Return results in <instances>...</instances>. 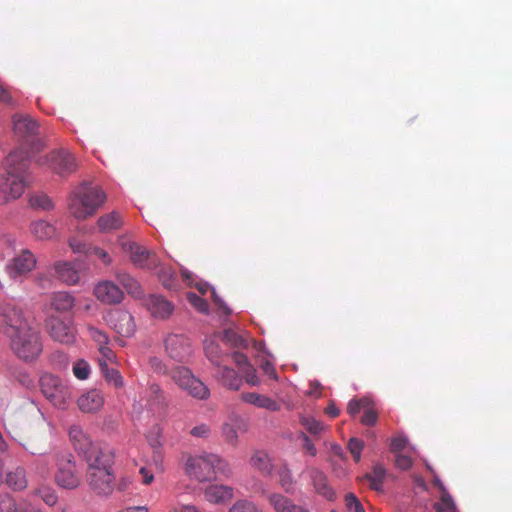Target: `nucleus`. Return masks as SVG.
Returning a JSON list of instances; mask_svg holds the SVG:
<instances>
[{"instance_id": "obj_1", "label": "nucleus", "mask_w": 512, "mask_h": 512, "mask_svg": "<svg viewBox=\"0 0 512 512\" xmlns=\"http://www.w3.org/2000/svg\"><path fill=\"white\" fill-rule=\"evenodd\" d=\"M3 165L4 172L0 173V205L19 199L34 181L28 152H10Z\"/></svg>"}, {"instance_id": "obj_2", "label": "nucleus", "mask_w": 512, "mask_h": 512, "mask_svg": "<svg viewBox=\"0 0 512 512\" xmlns=\"http://www.w3.org/2000/svg\"><path fill=\"white\" fill-rule=\"evenodd\" d=\"M185 473L199 482L210 481L220 473L226 477L232 475L230 464L222 457L213 453L189 455L185 461Z\"/></svg>"}, {"instance_id": "obj_3", "label": "nucleus", "mask_w": 512, "mask_h": 512, "mask_svg": "<svg viewBox=\"0 0 512 512\" xmlns=\"http://www.w3.org/2000/svg\"><path fill=\"white\" fill-rule=\"evenodd\" d=\"M106 195L97 185L84 183L73 193L69 203L71 214L77 219H86L105 202Z\"/></svg>"}, {"instance_id": "obj_4", "label": "nucleus", "mask_w": 512, "mask_h": 512, "mask_svg": "<svg viewBox=\"0 0 512 512\" xmlns=\"http://www.w3.org/2000/svg\"><path fill=\"white\" fill-rule=\"evenodd\" d=\"M9 339L12 352L24 362L35 361L43 351L40 333L34 327L16 333Z\"/></svg>"}, {"instance_id": "obj_5", "label": "nucleus", "mask_w": 512, "mask_h": 512, "mask_svg": "<svg viewBox=\"0 0 512 512\" xmlns=\"http://www.w3.org/2000/svg\"><path fill=\"white\" fill-rule=\"evenodd\" d=\"M12 129L17 141L29 148L32 153L40 151L44 146L40 138V126L30 115H13Z\"/></svg>"}, {"instance_id": "obj_6", "label": "nucleus", "mask_w": 512, "mask_h": 512, "mask_svg": "<svg viewBox=\"0 0 512 512\" xmlns=\"http://www.w3.org/2000/svg\"><path fill=\"white\" fill-rule=\"evenodd\" d=\"M41 392L59 409H66L71 401V388L58 376L45 373L40 378Z\"/></svg>"}, {"instance_id": "obj_7", "label": "nucleus", "mask_w": 512, "mask_h": 512, "mask_svg": "<svg viewBox=\"0 0 512 512\" xmlns=\"http://www.w3.org/2000/svg\"><path fill=\"white\" fill-rule=\"evenodd\" d=\"M56 483L64 489H75L81 483V472L77 468L74 457L70 453H59L56 456Z\"/></svg>"}, {"instance_id": "obj_8", "label": "nucleus", "mask_w": 512, "mask_h": 512, "mask_svg": "<svg viewBox=\"0 0 512 512\" xmlns=\"http://www.w3.org/2000/svg\"><path fill=\"white\" fill-rule=\"evenodd\" d=\"M32 327L21 308L6 303L0 306V330L7 337Z\"/></svg>"}, {"instance_id": "obj_9", "label": "nucleus", "mask_w": 512, "mask_h": 512, "mask_svg": "<svg viewBox=\"0 0 512 512\" xmlns=\"http://www.w3.org/2000/svg\"><path fill=\"white\" fill-rule=\"evenodd\" d=\"M119 243L123 252L129 256L130 261L135 266L150 270L159 266L157 255L146 247L125 237H121Z\"/></svg>"}, {"instance_id": "obj_10", "label": "nucleus", "mask_w": 512, "mask_h": 512, "mask_svg": "<svg viewBox=\"0 0 512 512\" xmlns=\"http://www.w3.org/2000/svg\"><path fill=\"white\" fill-rule=\"evenodd\" d=\"M37 163L41 166H47L60 176H67L77 169L75 157L70 151L64 148L54 150L45 157H40Z\"/></svg>"}, {"instance_id": "obj_11", "label": "nucleus", "mask_w": 512, "mask_h": 512, "mask_svg": "<svg viewBox=\"0 0 512 512\" xmlns=\"http://www.w3.org/2000/svg\"><path fill=\"white\" fill-rule=\"evenodd\" d=\"M172 380L189 395L197 399H206L209 397V389L198 378L192 375L189 369L185 367H176L171 371Z\"/></svg>"}, {"instance_id": "obj_12", "label": "nucleus", "mask_w": 512, "mask_h": 512, "mask_svg": "<svg viewBox=\"0 0 512 512\" xmlns=\"http://www.w3.org/2000/svg\"><path fill=\"white\" fill-rule=\"evenodd\" d=\"M37 260L35 255L28 249H22L9 260L5 270L13 280L25 278L35 267Z\"/></svg>"}, {"instance_id": "obj_13", "label": "nucleus", "mask_w": 512, "mask_h": 512, "mask_svg": "<svg viewBox=\"0 0 512 512\" xmlns=\"http://www.w3.org/2000/svg\"><path fill=\"white\" fill-rule=\"evenodd\" d=\"M164 345L167 355L178 362L187 361L193 352L189 338L183 334L168 335Z\"/></svg>"}, {"instance_id": "obj_14", "label": "nucleus", "mask_w": 512, "mask_h": 512, "mask_svg": "<svg viewBox=\"0 0 512 512\" xmlns=\"http://www.w3.org/2000/svg\"><path fill=\"white\" fill-rule=\"evenodd\" d=\"M85 461L87 462V472L96 470L106 469L111 470L114 454L108 447L102 448L97 445H93L87 450V453L82 454Z\"/></svg>"}, {"instance_id": "obj_15", "label": "nucleus", "mask_w": 512, "mask_h": 512, "mask_svg": "<svg viewBox=\"0 0 512 512\" xmlns=\"http://www.w3.org/2000/svg\"><path fill=\"white\" fill-rule=\"evenodd\" d=\"M86 480L93 492L97 495L108 496L112 493L114 476L111 470L100 469L87 472Z\"/></svg>"}, {"instance_id": "obj_16", "label": "nucleus", "mask_w": 512, "mask_h": 512, "mask_svg": "<svg viewBox=\"0 0 512 512\" xmlns=\"http://www.w3.org/2000/svg\"><path fill=\"white\" fill-rule=\"evenodd\" d=\"M107 321L117 334L131 337L136 331L133 316L126 310L114 309L108 313Z\"/></svg>"}, {"instance_id": "obj_17", "label": "nucleus", "mask_w": 512, "mask_h": 512, "mask_svg": "<svg viewBox=\"0 0 512 512\" xmlns=\"http://www.w3.org/2000/svg\"><path fill=\"white\" fill-rule=\"evenodd\" d=\"M46 326L49 335L55 341L64 344H71L75 340V331L70 323L61 318L50 315L46 319Z\"/></svg>"}, {"instance_id": "obj_18", "label": "nucleus", "mask_w": 512, "mask_h": 512, "mask_svg": "<svg viewBox=\"0 0 512 512\" xmlns=\"http://www.w3.org/2000/svg\"><path fill=\"white\" fill-rule=\"evenodd\" d=\"M96 298L105 304H118L124 298L123 291L112 281H102L94 288Z\"/></svg>"}, {"instance_id": "obj_19", "label": "nucleus", "mask_w": 512, "mask_h": 512, "mask_svg": "<svg viewBox=\"0 0 512 512\" xmlns=\"http://www.w3.org/2000/svg\"><path fill=\"white\" fill-rule=\"evenodd\" d=\"M79 409L84 413H95L104 405V396L101 391L91 389L77 399Z\"/></svg>"}, {"instance_id": "obj_20", "label": "nucleus", "mask_w": 512, "mask_h": 512, "mask_svg": "<svg viewBox=\"0 0 512 512\" xmlns=\"http://www.w3.org/2000/svg\"><path fill=\"white\" fill-rule=\"evenodd\" d=\"M308 474L317 494L323 496L329 501L335 499L336 493L329 485L327 476L322 471L317 468H310L308 470Z\"/></svg>"}, {"instance_id": "obj_21", "label": "nucleus", "mask_w": 512, "mask_h": 512, "mask_svg": "<svg viewBox=\"0 0 512 512\" xmlns=\"http://www.w3.org/2000/svg\"><path fill=\"white\" fill-rule=\"evenodd\" d=\"M145 305L152 316L160 319H167L174 310V306L162 296L150 295Z\"/></svg>"}, {"instance_id": "obj_22", "label": "nucleus", "mask_w": 512, "mask_h": 512, "mask_svg": "<svg viewBox=\"0 0 512 512\" xmlns=\"http://www.w3.org/2000/svg\"><path fill=\"white\" fill-rule=\"evenodd\" d=\"M234 496V489L227 485L212 484L205 488L204 498L212 504H223Z\"/></svg>"}, {"instance_id": "obj_23", "label": "nucleus", "mask_w": 512, "mask_h": 512, "mask_svg": "<svg viewBox=\"0 0 512 512\" xmlns=\"http://www.w3.org/2000/svg\"><path fill=\"white\" fill-rule=\"evenodd\" d=\"M56 277L68 285H75L79 282L80 276L74 265L67 261H57L54 263Z\"/></svg>"}, {"instance_id": "obj_24", "label": "nucleus", "mask_w": 512, "mask_h": 512, "mask_svg": "<svg viewBox=\"0 0 512 512\" xmlns=\"http://www.w3.org/2000/svg\"><path fill=\"white\" fill-rule=\"evenodd\" d=\"M49 305L57 313H67L74 307L75 298L65 291L54 292L50 295Z\"/></svg>"}, {"instance_id": "obj_25", "label": "nucleus", "mask_w": 512, "mask_h": 512, "mask_svg": "<svg viewBox=\"0 0 512 512\" xmlns=\"http://www.w3.org/2000/svg\"><path fill=\"white\" fill-rule=\"evenodd\" d=\"M241 399L248 404L254 405L258 408H263L269 411L280 410V405L272 398L258 394L255 392H247L241 394Z\"/></svg>"}, {"instance_id": "obj_26", "label": "nucleus", "mask_w": 512, "mask_h": 512, "mask_svg": "<svg viewBox=\"0 0 512 512\" xmlns=\"http://www.w3.org/2000/svg\"><path fill=\"white\" fill-rule=\"evenodd\" d=\"M69 438L75 449L81 453H87L94 444L79 425H72L69 429Z\"/></svg>"}, {"instance_id": "obj_27", "label": "nucleus", "mask_w": 512, "mask_h": 512, "mask_svg": "<svg viewBox=\"0 0 512 512\" xmlns=\"http://www.w3.org/2000/svg\"><path fill=\"white\" fill-rule=\"evenodd\" d=\"M216 377L222 382L224 386L228 387L229 389L239 390L241 387V377L234 369L230 367L218 365Z\"/></svg>"}, {"instance_id": "obj_28", "label": "nucleus", "mask_w": 512, "mask_h": 512, "mask_svg": "<svg viewBox=\"0 0 512 512\" xmlns=\"http://www.w3.org/2000/svg\"><path fill=\"white\" fill-rule=\"evenodd\" d=\"M250 464L263 476H269L273 471L271 458L263 450H257L252 454Z\"/></svg>"}, {"instance_id": "obj_29", "label": "nucleus", "mask_w": 512, "mask_h": 512, "mask_svg": "<svg viewBox=\"0 0 512 512\" xmlns=\"http://www.w3.org/2000/svg\"><path fill=\"white\" fill-rule=\"evenodd\" d=\"M116 278L132 297L140 299L144 296L140 283L130 274L119 271L116 273Z\"/></svg>"}, {"instance_id": "obj_30", "label": "nucleus", "mask_w": 512, "mask_h": 512, "mask_svg": "<svg viewBox=\"0 0 512 512\" xmlns=\"http://www.w3.org/2000/svg\"><path fill=\"white\" fill-rule=\"evenodd\" d=\"M268 499L276 512H308L306 509L295 505L290 499L281 494H271Z\"/></svg>"}, {"instance_id": "obj_31", "label": "nucleus", "mask_w": 512, "mask_h": 512, "mask_svg": "<svg viewBox=\"0 0 512 512\" xmlns=\"http://www.w3.org/2000/svg\"><path fill=\"white\" fill-rule=\"evenodd\" d=\"M21 446L32 455H43L47 452L46 440L36 435H28L20 440Z\"/></svg>"}, {"instance_id": "obj_32", "label": "nucleus", "mask_w": 512, "mask_h": 512, "mask_svg": "<svg viewBox=\"0 0 512 512\" xmlns=\"http://www.w3.org/2000/svg\"><path fill=\"white\" fill-rule=\"evenodd\" d=\"M97 224L100 231L109 232L112 230L119 229L123 224V220L118 212L113 211L111 213L101 216L98 219Z\"/></svg>"}, {"instance_id": "obj_33", "label": "nucleus", "mask_w": 512, "mask_h": 512, "mask_svg": "<svg viewBox=\"0 0 512 512\" xmlns=\"http://www.w3.org/2000/svg\"><path fill=\"white\" fill-rule=\"evenodd\" d=\"M7 485L15 491L24 490L27 487L26 472L23 468L17 467L6 476Z\"/></svg>"}, {"instance_id": "obj_34", "label": "nucleus", "mask_w": 512, "mask_h": 512, "mask_svg": "<svg viewBox=\"0 0 512 512\" xmlns=\"http://www.w3.org/2000/svg\"><path fill=\"white\" fill-rule=\"evenodd\" d=\"M31 232L37 239L45 240L50 239L54 235L55 228L50 223L39 220L32 223Z\"/></svg>"}, {"instance_id": "obj_35", "label": "nucleus", "mask_w": 512, "mask_h": 512, "mask_svg": "<svg viewBox=\"0 0 512 512\" xmlns=\"http://www.w3.org/2000/svg\"><path fill=\"white\" fill-rule=\"evenodd\" d=\"M101 371L105 379L114 385L116 388H121L124 385L123 377L120 372L114 368H109L105 361H100Z\"/></svg>"}, {"instance_id": "obj_36", "label": "nucleus", "mask_w": 512, "mask_h": 512, "mask_svg": "<svg viewBox=\"0 0 512 512\" xmlns=\"http://www.w3.org/2000/svg\"><path fill=\"white\" fill-rule=\"evenodd\" d=\"M221 435L228 445L232 447H237L239 437L235 425L231 423H224L221 428Z\"/></svg>"}, {"instance_id": "obj_37", "label": "nucleus", "mask_w": 512, "mask_h": 512, "mask_svg": "<svg viewBox=\"0 0 512 512\" xmlns=\"http://www.w3.org/2000/svg\"><path fill=\"white\" fill-rule=\"evenodd\" d=\"M223 340L233 347L246 348L247 340L233 329H226L223 332Z\"/></svg>"}, {"instance_id": "obj_38", "label": "nucleus", "mask_w": 512, "mask_h": 512, "mask_svg": "<svg viewBox=\"0 0 512 512\" xmlns=\"http://www.w3.org/2000/svg\"><path fill=\"white\" fill-rule=\"evenodd\" d=\"M29 203L31 207L41 210H50L53 208L52 200L44 193L32 195L29 199Z\"/></svg>"}, {"instance_id": "obj_39", "label": "nucleus", "mask_w": 512, "mask_h": 512, "mask_svg": "<svg viewBox=\"0 0 512 512\" xmlns=\"http://www.w3.org/2000/svg\"><path fill=\"white\" fill-rule=\"evenodd\" d=\"M300 423L310 434L314 436L320 435L325 429V426L321 422L312 417L302 416L300 418Z\"/></svg>"}, {"instance_id": "obj_40", "label": "nucleus", "mask_w": 512, "mask_h": 512, "mask_svg": "<svg viewBox=\"0 0 512 512\" xmlns=\"http://www.w3.org/2000/svg\"><path fill=\"white\" fill-rule=\"evenodd\" d=\"M0 103L9 107H16L17 100L13 96L12 88L0 80Z\"/></svg>"}, {"instance_id": "obj_41", "label": "nucleus", "mask_w": 512, "mask_h": 512, "mask_svg": "<svg viewBox=\"0 0 512 512\" xmlns=\"http://www.w3.org/2000/svg\"><path fill=\"white\" fill-rule=\"evenodd\" d=\"M0 512H20V504L10 494H0Z\"/></svg>"}, {"instance_id": "obj_42", "label": "nucleus", "mask_w": 512, "mask_h": 512, "mask_svg": "<svg viewBox=\"0 0 512 512\" xmlns=\"http://www.w3.org/2000/svg\"><path fill=\"white\" fill-rule=\"evenodd\" d=\"M74 376L79 380H86L91 372L89 363L84 359L77 360L72 367Z\"/></svg>"}, {"instance_id": "obj_43", "label": "nucleus", "mask_w": 512, "mask_h": 512, "mask_svg": "<svg viewBox=\"0 0 512 512\" xmlns=\"http://www.w3.org/2000/svg\"><path fill=\"white\" fill-rule=\"evenodd\" d=\"M386 471L382 465H376L368 478L372 489L379 490L385 478Z\"/></svg>"}, {"instance_id": "obj_44", "label": "nucleus", "mask_w": 512, "mask_h": 512, "mask_svg": "<svg viewBox=\"0 0 512 512\" xmlns=\"http://www.w3.org/2000/svg\"><path fill=\"white\" fill-rule=\"evenodd\" d=\"M34 494L39 496L48 506H54L58 500L55 491L48 487H40L34 491Z\"/></svg>"}, {"instance_id": "obj_45", "label": "nucleus", "mask_w": 512, "mask_h": 512, "mask_svg": "<svg viewBox=\"0 0 512 512\" xmlns=\"http://www.w3.org/2000/svg\"><path fill=\"white\" fill-rule=\"evenodd\" d=\"M437 512H455L456 507L451 496L447 493H443L440 500L435 504Z\"/></svg>"}, {"instance_id": "obj_46", "label": "nucleus", "mask_w": 512, "mask_h": 512, "mask_svg": "<svg viewBox=\"0 0 512 512\" xmlns=\"http://www.w3.org/2000/svg\"><path fill=\"white\" fill-rule=\"evenodd\" d=\"M378 419V414L373 407L371 401L367 404V407L363 409V415L361 417V423L366 426H373Z\"/></svg>"}, {"instance_id": "obj_47", "label": "nucleus", "mask_w": 512, "mask_h": 512, "mask_svg": "<svg viewBox=\"0 0 512 512\" xmlns=\"http://www.w3.org/2000/svg\"><path fill=\"white\" fill-rule=\"evenodd\" d=\"M187 299L189 303L199 312L207 314L209 312V305L205 299L195 293H188Z\"/></svg>"}, {"instance_id": "obj_48", "label": "nucleus", "mask_w": 512, "mask_h": 512, "mask_svg": "<svg viewBox=\"0 0 512 512\" xmlns=\"http://www.w3.org/2000/svg\"><path fill=\"white\" fill-rule=\"evenodd\" d=\"M344 500L348 512H365L362 503L354 493H347Z\"/></svg>"}, {"instance_id": "obj_49", "label": "nucleus", "mask_w": 512, "mask_h": 512, "mask_svg": "<svg viewBox=\"0 0 512 512\" xmlns=\"http://www.w3.org/2000/svg\"><path fill=\"white\" fill-rule=\"evenodd\" d=\"M69 245L74 253L84 254L86 256H90V252L93 247L92 245H90L86 242H83L77 238H72L69 241Z\"/></svg>"}, {"instance_id": "obj_50", "label": "nucleus", "mask_w": 512, "mask_h": 512, "mask_svg": "<svg viewBox=\"0 0 512 512\" xmlns=\"http://www.w3.org/2000/svg\"><path fill=\"white\" fill-rule=\"evenodd\" d=\"M228 512H258L254 503L248 500L236 501Z\"/></svg>"}, {"instance_id": "obj_51", "label": "nucleus", "mask_w": 512, "mask_h": 512, "mask_svg": "<svg viewBox=\"0 0 512 512\" xmlns=\"http://www.w3.org/2000/svg\"><path fill=\"white\" fill-rule=\"evenodd\" d=\"M219 347L213 341L207 342L205 345V353L209 360L216 366L220 365Z\"/></svg>"}, {"instance_id": "obj_52", "label": "nucleus", "mask_w": 512, "mask_h": 512, "mask_svg": "<svg viewBox=\"0 0 512 512\" xmlns=\"http://www.w3.org/2000/svg\"><path fill=\"white\" fill-rule=\"evenodd\" d=\"M363 446V442L357 438H351L348 442V450L356 462H359L361 459V451Z\"/></svg>"}, {"instance_id": "obj_53", "label": "nucleus", "mask_w": 512, "mask_h": 512, "mask_svg": "<svg viewBox=\"0 0 512 512\" xmlns=\"http://www.w3.org/2000/svg\"><path fill=\"white\" fill-rule=\"evenodd\" d=\"M90 337L100 346L109 343V337L103 331L88 325L87 326Z\"/></svg>"}, {"instance_id": "obj_54", "label": "nucleus", "mask_w": 512, "mask_h": 512, "mask_svg": "<svg viewBox=\"0 0 512 512\" xmlns=\"http://www.w3.org/2000/svg\"><path fill=\"white\" fill-rule=\"evenodd\" d=\"M280 485L282 488L291 493L293 491V479L291 472L288 469H282L279 471Z\"/></svg>"}, {"instance_id": "obj_55", "label": "nucleus", "mask_w": 512, "mask_h": 512, "mask_svg": "<svg viewBox=\"0 0 512 512\" xmlns=\"http://www.w3.org/2000/svg\"><path fill=\"white\" fill-rule=\"evenodd\" d=\"M369 399L367 398H363V399H360V400H351L349 403H348V406H347V412L351 415V416H355L356 414H358L361 410H363L365 407H367V404H369Z\"/></svg>"}, {"instance_id": "obj_56", "label": "nucleus", "mask_w": 512, "mask_h": 512, "mask_svg": "<svg viewBox=\"0 0 512 512\" xmlns=\"http://www.w3.org/2000/svg\"><path fill=\"white\" fill-rule=\"evenodd\" d=\"M243 377L247 384L251 386H258L260 385V379L257 376L256 370L252 365L248 366L247 368L242 370Z\"/></svg>"}, {"instance_id": "obj_57", "label": "nucleus", "mask_w": 512, "mask_h": 512, "mask_svg": "<svg viewBox=\"0 0 512 512\" xmlns=\"http://www.w3.org/2000/svg\"><path fill=\"white\" fill-rule=\"evenodd\" d=\"M158 274L164 287L168 289L174 287L175 274L170 269H162Z\"/></svg>"}, {"instance_id": "obj_58", "label": "nucleus", "mask_w": 512, "mask_h": 512, "mask_svg": "<svg viewBox=\"0 0 512 512\" xmlns=\"http://www.w3.org/2000/svg\"><path fill=\"white\" fill-rule=\"evenodd\" d=\"M299 438L303 441L302 448L305 453L315 457L317 455V449L312 440L303 432L300 433Z\"/></svg>"}, {"instance_id": "obj_59", "label": "nucleus", "mask_w": 512, "mask_h": 512, "mask_svg": "<svg viewBox=\"0 0 512 512\" xmlns=\"http://www.w3.org/2000/svg\"><path fill=\"white\" fill-rule=\"evenodd\" d=\"M92 255L96 256L104 265H110L112 263V258L108 252L100 247L93 246L90 252V256Z\"/></svg>"}, {"instance_id": "obj_60", "label": "nucleus", "mask_w": 512, "mask_h": 512, "mask_svg": "<svg viewBox=\"0 0 512 512\" xmlns=\"http://www.w3.org/2000/svg\"><path fill=\"white\" fill-rule=\"evenodd\" d=\"M210 433V426L204 423L193 427L190 431V434L197 438H208Z\"/></svg>"}, {"instance_id": "obj_61", "label": "nucleus", "mask_w": 512, "mask_h": 512, "mask_svg": "<svg viewBox=\"0 0 512 512\" xmlns=\"http://www.w3.org/2000/svg\"><path fill=\"white\" fill-rule=\"evenodd\" d=\"M406 445H407V439L405 437H402V436L394 437L391 440L390 450H391V452L398 454L400 451H402L406 447Z\"/></svg>"}, {"instance_id": "obj_62", "label": "nucleus", "mask_w": 512, "mask_h": 512, "mask_svg": "<svg viewBox=\"0 0 512 512\" xmlns=\"http://www.w3.org/2000/svg\"><path fill=\"white\" fill-rule=\"evenodd\" d=\"M412 459L411 457L407 456V455H403V454H396V457H395V464L398 468L402 469V470H408L409 468H411L412 466Z\"/></svg>"}, {"instance_id": "obj_63", "label": "nucleus", "mask_w": 512, "mask_h": 512, "mask_svg": "<svg viewBox=\"0 0 512 512\" xmlns=\"http://www.w3.org/2000/svg\"><path fill=\"white\" fill-rule=\"evenodd\" d=\"M149 392L155 404H163L164 397L162 394V390L158 384H151L149 387Z\"/></svg>"}, {"instance_id": "obj_64", "label": "nucleus", "mask_w": 512, "mask_h": 512, "mask_svg": "<svg viewBox=\"0 0 512 512\" xmlns=\"http://www.w3.org/2000/svg\"><path fill=\"white\" fill-rule=\"evenodd\" d=\"M232 359L236 363V365L241 369V371L251 365L248 357L240 352H234L232 354Z\"/></svg>"}]
</instances>
